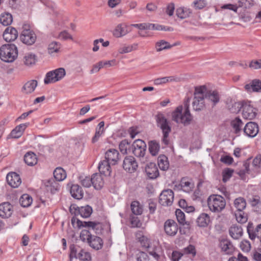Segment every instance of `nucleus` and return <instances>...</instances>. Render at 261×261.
<instances>
[{"label": "nucleus", "instance_id": "f257e3e1", "mask_svg": "<svg viewBox=\"0 0 261 261\" xmlns=\"http://www.w3.org/2000/svg\"><path fill=\"white\" fill-rule=\"evenodd\" d=\"M242 108V115L244 119L252 120L256 116L257 110L250 101L234 102L230 110L232 113H237Z\"/></svg>", "mask_w": 261, "mask_h": 261}, {"label": "nucleus", "instance_id": "f03ea898", "mask_svg": "<svg viewBox=\"0 0 261 261\" xmlns=\"http://www.w3.org/2000/svg\"><path fill=\"white\" fill-rule=\"evenodd\" d=\"M206 94V87L205 86H199L195 88L194 97L192 103L194 110L199 111L205 108Z\"/></svg>", "mask_w": 261, "mask_h": 261}, {"label": "nucleus", "instance_id": "7ed1b4c3", "mask_svg": "<svg viewBox=\"0 0 261 261\" xmlns=\"http://www.w3.org/2000/svg\"><path fill=\"white\" fill-rule=\"evenodd\" d=\"M172 119L177 123H181L184 125H189L192 120V117L188 107L185 109L182 106L177 107L172 113Z\"/></svg>", "mask_w": 261, "mask_h": 261}, {"label": "nucleus", "instance_id": "20e7f679", "mask_svg": "<svg viewBox=\"0 0 261 261\" xmlns=\"http://www.w3.org/2000/svg\"><path fill=\"white\" fill-rule=\"evenodd\" d=\"M18 50L15 45L7 44L0 48V58L6 62H12L17 57Z\"/></svg>", "mask_w": 261, "mask_h": 261}, {"label": "nucleus", "instance_id": "39448f33", "mask_svg": "<svg viewBox=\"0 0 261 261\" xmlns=\"http://www.w3.org/2000/svg\"><path fill=\"white\" fill-rule=\"evenodd\" d=\"M156 122L158 127L162 130L163 133L162 142L165 145H168L169 135L171 131L169 121L163 114H159L156 116Z\"/></svg>", "mask_w": 261, "mask_h": 261}, {"label": "nucleus", "instance_id": "423d86ee", "mask_svg": "<svg viewBox=\"0 0 261 261\" xmlns=\"http://www.w3.org/2000/svg\"><path fill=\"white\" fill-rule=\"evenodd\" d=\"M210 210L214 213H220L226 206V201L224 197L219 195H212L207 200Z\"/></svg>", "mask_w": 261, "mask_h": 261}, {"label": "nucleus", "instance_id": "0eeeda50", "mask_svg": "<svg viewBox=\"0 0 261 261\" xmlns=\"http://www.w3.org/2000/svg\"><path fill=\"white\" fill-rule=\"evenodd\" d=\"M71 224L74 228L80 229L82 227L91 228L95 230V232L99 233L101 232L102 229V224L99 222H82L76 217H73L71 220Z\"/></svg>", "mask_w": 261, "mask_h": 261}, {"label": "nucleus", "instance_id": "6e6552de", "mask_svg": "<svg viewBox=\"0 0 261 261\" xmlns=\"http://www.w3.org/2000/svg\"><path fill=\"white\" fill-rule=\"evenodd\" d=\"M66 75L64 68H59L48 72L44 78V83L45 84L54 83L62 80Z\"/></svg>", "mask_w": 261, "mask_h": 261}, {"label": "nucleus", "instance_id": "1a4fd4ad", "mask_svg": "<svg viewBox=\"0 0 261 261\" xmlns=\"http://www.w3.org/2000/svg\"><path fill=\"white\" fill-rule=\"evenodd\" d=\"M21 41L27 45L34 44L36 40V35L28 25L23 26V30L20 36Z\"/></svg>", "mask_w": 261, "mask_h": 261}, {"label": "nucleus", "instance_id": "9d476101", "mask_svg": "<svg viewBox=\"0 0 261 261\" xmlns=\"http://www.w3.org/2000/svg\"><path fill=\"white\" fill-rule=\"evenodd\" d=\"M261 155L257 154L253 160L252 164L246 166V173L255 176L261 171Z\"/></svg>", "mask_w": 261, "mask_h": 261}, {"label": "nucleus", "instance_id": "9b49d317", "mask_svg": "<svg viewBox=\"0 0 261 261\" xmlns=\"http://www.w3.org/2000/svg\"><path fill=\"white\" fill-rule=\"evenodd\" d=\"M146 147V144L143 140L137 139L132 145L131 150L135 156L141 157L145 153Z\"/></svg>", "mask_w": 261, "mask_h": 261}, {"label": "nucleus", "instance_id": "f8f14e48", "mask_svg": "<svg viewBox=\"0 0 261 261\" xmlns=\"http://www.w3.org/2000/svg\"><path fill=\"white\" fill-rule=\"evenodd\" d=\"M173 199V192L170 189H167L164 190L161 193L159 197V202L163 206H169L172 204Z\"/></svg>", "mask_w": 261, "mask_h": 261}, {"label": "nucleus", "instance_id": "ddd939ff", "mask_svg": "<svg viewBox=\"0 0 261 261\" xmlns=\"http://www.w3.org/2000/svg\"><path fill=\"white\" fill-rule=\"evenodd\" d=\"M164 228L167 235L173 237L177 233L178 230V226L175 221L169 219L165 221Z\"/></svg>", "mask_w": 261, "mask_h": 261}, {"label": "nucleus", "instance_id": "4468645a", "mask_svg": "<svg viewBox=\"0 0 261 261\" xmlns=\"http://www.w3.org/2000/svg\"><path fill=\"white\" fill-rule=\"evenodd\" d=\"M130 25L125 23L118 24L113 31V35L117 38L122 37L129 33L131 31L129 30Z\"/></svg>", "mask_w": 261, "mask_h": 261}, {"label": "nucleus", "instance_id": "2eb2a0df", "mask_svg": "<svg viewBox=\"0 0 261 261\" xmlns=\"http://www.w3.org/2000/svg\"><path fill=\"white\" fill-rule=\"evenodd\" d=\"M243 132L248 137L253 138L258 133V126L257 123L254 122H248L244 127Z\"/></svg>", "mask_w": 261, "mask_h": 261}, {"label": "nucleus", "instance_id": "dca6fc26", "mask_svg": "<svg viewBox=\"0 0 261 261\" xmlns=\"http://www.w3.org/2000/svg\"><path fill=\"white\" fill-rule=\"evenodd\" d=\"M14 211L13 205L8 202L0 204V217L3 218H9Z\"/></svg>", "mask_w": 261, "mask_h": 261}, {"label": "nucleus", "instance_id": "f3484780", "mask_svg": "<svg viewBox=\"0 0 261 261\" xmlns=\"http://www.w3.org/2000/svg\"><path fill=\"white\" fill-rule=\"evenodd\" d=\"M123 167L125 170L129 172H133L137 169L138 164L134 157L129 156L124 159Z\"/></svg>", "mask_w": 261, "mask_h": 261}, {"label": "nucleus", "instance_id": "a211bd4d", "mask_svg": "<svg viewBox=\"0 0 261 261\" xmlns=\"http://www.w3.org/2000/svg\"><path fill=\"white\" fill-rule=\"evenodd\" d=\"M6 179L8 184L14 188L18 187L21 183L19 175L15 172L9 173Z\"/></svg>", "mask_w": 261, "mask_h": 261}, {"label": "nucleus", "instance_id": "6ab92c4d", "mask_svg": "<svg viewBox=\"0 0 261 261\" xmlns=\"http://www.w3.org/2000/svg\"><path fill=\"white\" fill-rule=\"evenodd\" d=\"M145 173L150 179L156 178L159 175L158 169L154 163H149L146 165Z\"/></svg>", "mask_w": 261, "mask_h": 261}, {"label": "nucleus", "instance_id": "aec40b11", "mask_svg": "<svg viewBox=\"0 0 261 261\" xmlns=\"http://www.w3.org/2000/svg\"><path fill=\"white\" fill-rule=\"evenodd\" d=\"M18 36L17 30L13 27H8L3 33V38L7 42L15 40Z\"/></svg>", "mask_w": 261, "mask_h": 261}, {"label": "nucleus", "instance_id": "412c9836", "mask_svg": "<svg viewBox=\"0 0 261 261\" xmlns=\"http://www.w3.org/2000/svg\"><path fill=\"white\" fill-rule=\"evenodd\" d=\"M247 232L251 240H254L255 238L261 239V224L257 225L254 230L253 224L249 223L247 226Z\"/></svg>", "mask_w": 261, "mask_h": 261}, {"label": "nucleus", "instance_id": "4be33fe9", "mask_svg": "<svg viewBox=\"0 0 261 261\" xmlns=\"http://www.w3.org/2000/svg\"><path fill=\"white\" fill-rule=\"evenodd\" d=\"M106 160L112 165H115L119 160V153L115 149H110L106 152Z\"/></svg>", "mask_w": 261, "mask_h": 261}, {"label": "nucleus", "instance_id": "5701e85b", "mask_svg": "<svg viewBox=\"0 0 261 261\" xmlns=\"http://www.w3.org/2000/svg\"><path fill=\"white\" fill-rule=\"evenodd\" d=\"M245 89L248 92H261V82L255 80L245 86Z\"/></svg>", "mask_w": 261, "mask_h": 261}, {"label": "nucleus", "instance_id": "b1692460", "mask_svg": "<svg viewBox=\"0 0 261 261\" xmlns=\"http://www.w3.org/2000/svg\"><path fill=\"white\" fill-rule=\"evenodd\" d=\"M61 45L59 42L53 41L47 47V53L51 57H56L60 51Z\"/></svg>", "mask_w": 261, "mask_h": 261}, {"label": "nucleus", "instance_id": "393cba45", "mask_svg": "<svg viewBox=\"0 0 261 261\" xmlns=\"http://www.w3.org/2000/svg\"><path fill=\"white\" fill-rule=\"evenodd\" d=\"M38 85L36 80H30L25 83L23 86L21 92L25 94H31L34 91Z\"/></svg>", "mask_w": 261, "mask_h": 261}, {"label": "nucleus", "instance_id": "a878e982", "mask_svg": "<svg viewBox=\"0 0 261 261\" xmlns=\"http://www.w3.org/2000/svg\"><path fill=\"white\" fill-rule=\"evenodd\" d=\"M89 245L95 250L101 249L103 246V241L99 237L91 236L88 241Z\"/></svg>", "mask_w": 261, "mask_h": 261}, {"label": "nucleus", "instance_id": "bb28decb", "mask_svg": "<svg viewBox=\"0 0 261 261\" xmlns=\"http://www.w3.org/2000/svg\"><path fill=\"white\" fill-rule=\"evenodd\" d=\"M192 10L187 7H180L176 10V16L181 19L187 18L191 16Z\"/></svg>", "mask_w": 261, "mask_h": 261}, {"label": "nucleus", "instance_id": "cd10ccee", "mask_svg": "<svg viewBox=\"0 0 261 261\" xmlns=\"http://www.w3.org/2000/svg\"><path fill=\"white\" fill-rule=\"evenodd\" d=\"M105 182L102 176L98 173H95L92 176V184L96 190L101 189Z\"/></svg>", "mask_w": 261, "mask_h": 261}, {"label": "nucleus", "instance_id": "c85d7f7f", "mask_svg": "<svg viewBox=\"0 0 261 261\" xmlns=\"http://www.w3.org/2000/svg\"><path fill=\"white\" fill-rule=\"evenodd\" d=\"M110 163L108 161L103 160L99 163L98 169L101 174L105 176H109L111 173Z\"/></svg>", "mask_w": 261, "mask_h": 261}, {"label": "nucleus", "instance_id": "c756f323", "mask_svg": "<svg viewBox=\"0 0 261 261\" xmlns=\"http://www.w3.org/2000/svg\"><path fill=\"white\" fill-rule=\"evenodd\" d=\"M105 122L103 121L100 122L95 129V133L92 139V143H95L97 142L99 138L102 136L105 133Z\"/></svg>", "mask_w": 261, "mask_h": 261}, {"label": "nucleus", "instance_id": "7c9ffc66", "mask_svg": "<svg viewBox=\"0 0 261 261\" xmlns=\"http://www.w3.org/2000/svg\"><path fill=\"white\" fill-rule=\"evenodd\" d=\"M205 99L212 101L214 105L217 103L220 100V95L218 92L216 90H208L206 87V94H205Z\"/></svg>", "mask_w": 261, "mask_h": 261}, {"label": "nucleus", "instance_id": "2f4dec72", "mask_svg": "<svg viewBox=\"0 0 261 261\" xmlns=\"http://www.w3.org/2000/svg\"><path fill=\"white\" fill-rule=\"evenodd\" d=\"M220 247L222 251L225 254H231L233 252V246L228 240H224L221 241L220 243Z\"/></svg>", "mask_w": 261, "mask_h": 261}, {"label": "nucleus", "instance_id": "473e14b6", "mask_svg": "<svg viewBox=\"0 0 261 261\" xmlns=\"http://www.w3.org/2000/svg\"><path fill=\"white\" fill-rule=\"evenodd\" d=\"M211 222L210 217L206 213L201 214L197 219V224L198 226L205 227L208 226Z\"/></svg>", "mask_w": 261, "mask_h": 261}, {"label": "nucleus", "instance_id": "72a5a7b5", "mask_svg": "<svg viewBox=\"0 0 261 261\" xmlns=\"http://www.w3.org/2000/svg\"><path fill=\"white\" fill-rule=\"evenodd\" d=\"M229 232L233 239L237 240L242 236L243 229L241 226L234 225L230 227Z\"/></svg>", "mask_w": 261, "mask_h": 261}, {"label": "nucleus", "instance_id": "f704fd0d", "mask_svg": "<svg viewBox=\"0 0 261 261\" xmlns=\"http://www.w3.org/2000/svg\"><path fill=\"white\" fill-rule=\"evenodd\" d=\"M180 189L186 193H189L194 187L193 184L189 179L183 178L179 185Z\"/></svg>", "mask_w": 261, "mask_h": 261}, {"label": "nucleus", "instance_id": "c9c22d12", "mask_svg": "<svg viewBox=\"0 0 261 261\" xmlns=\"http://www.w3.org/2000/svg\"><path fill=\"white\" fill-rule=\"evenodd\" d=\"M71 196L76 199H81L83 197V192L82 188L78 185H72L70 188Z\"/></svg>", "mask_w": 261, "mask_h": 261}, {"label": "nucleus", "instance_id": "e433bc0d", "mask_svg": "<svg viewBox=\"0 0 261 261\" xmlns=\"http://www.w3.org/2000/svg\"><path fill=\"white\" fill-rule=\"evenodd\" d=\"M231 125L232 131L237 135H239L242 132L244 123L240 118H237L231 121Z\"/></svg>", "mask_w": 261, "mask_h": 261}, {"label": "nucleus", "instance_id": "4c0bfd02", "mask_svg": "<svg viewBox=\"0 0 261 261\" xmlns=\"http://www.w3.org/2000/svg\"><path fill=\"white\" fill-rule=\"evenodd\" d=\"M28 124L29 123H23L16 126L11 133L12 137L14 138H18L21 137Z\"/></svg>", "mask_w": 261, "mask_h": 261}, {"label": "nucleus", "instance_id": "58836bf2", "mask_svg": "<svg viewBox=\"0 0 261 261\" xmlns=\"http://www.w3.org/2000/svg\"><path fill=\"white\" fill-rule=\"evenodd\" d=\"M37 56L33 53H27L23 57V63L27 66H31L36 63Z\"/></svg>", "mask_w": 261, "mask_h": 261}, {"label": "nucleus", "instance_id": "ea45409f", "mask_svg": "<svg viewBox=\"0 0 261 261\" xmlns=\"http://www.w3.org/2000/svg\"><path fill=\"white\" fill-rule=\"evenodd\" d=\"M158 164L161 170L166 171L169 167L168 158L165 155H160L158 158Z\"/></svg>", "mask_w": 261, "mask_h": 261}, {"label": "nucleus", "instance_id": "a19ab883", "mask_svg": "<svg viewBox=\"0 0 261 261\" xmlns=\"http://www.w3.org/2000/svg\"><path fill=\"white\" fill-rule=\"evenodd\" d=\"M24 161L29 166H34L37 163V159L35 153L32 152L27 153L24 156Z\"/></svg>", "mask_w": 261, "mask_h": 261}, {"label": "nucleus", "instance_id": "79ce46f5", "mask_svg": "<svg viewBox=\"0 0 261 261\" xmlns=\"http://www.w3.org/2000/svg\"><path fill=\"white\" fill-rule=\"evenodd\" d=\"M233 206L236 211H243L246 206V200L242 197L237 198L233 201Z\"/></svg>", "mask_w": 261, "mask_h": 261}, {"label": "nucleus", "instance_id": "37998d69", "mask_svg": "<svg viewBox=\"0 0 261 261\" xmlns=\"http://www.w3.org/2000/svg\"><path fill=\"white\" fill-rule=\"evenodd\" d=\"M13 18L12 15L7 12L2 13L0 16V22L5 26L11 24L12 22Z\"/></svg>", "mask_w": 261, "mask_h": 261}, {"label": "nucleus", "instance_id": "c03bdc74", "mask_svg": "<svg viewBox=\"0 0 261 261\" xmlns=\"http://www.w3.org/2000/svg\"><path fill=\"white\" fill-rule=\"evenodd\" d=\"M132 213L136 215H140L142 214L143 208L142 205L137 201H134L130 205Z\"/></svg>", "mask_w": 261, "mask_h": 261}, {"label": "nucleus", "instance_id": "a18cd8bd", "mask_svg": "<svg viewBox=\"0 0 261 261\" xmlns=\"http://www.w3.org/2000/svg\"><path fill=\"white\" fill-rule=\"evenodd\" d=\"M54 176L57 181H62L66 177L65 171L61 167L57 168L54 172Z\"/></svg>", "mask_w": 261, "mask_h": 261}, {"label": "nucleus", "instance_id": "49530a36", "mask_svg": "<svg viewBox=\"0 0 261 261\" xmlns=\"http://www.w3.org/2000/svg\"><path fill=\"white\" fill-rule=\"evenodd\" d=\"M119 147L120 152L123 154H127L131 150L130 142L126 139L120 142Z\"/></svg>", "mask_w": 261, "mask_h": 261}, {"label": "nucleus", "instance_id": "de8ad7c7", "mask_svg": "<svg viewBox=\"0 0 261 261\" xmlns=\"http://www.w3.org/2000/svg\"><path fill=\"white\" fill-rule=\"evenodd\" d=\"M177 78L174 76H166L156 79L154 80V84L160 85L165 84L168 82L177 81Z\"/></svg>", "mask_w": 261, "mask_h": 261}, {"label": "nucleus", "instance_id": "09e8293b", "mask_svg": "<svg viewBox=\"0 0 261 261\" xmlns=\"http://www.w3.org/2000/svg\"><path fill=\"white\" fill-rule=\"evenodd\" d=\"M32 201L33 199L32 197L26 194L22 195L19 199L20 205L24 207L30 206L32 203Z\"/></svg>", "mask_w": 261, "mask_h": 261}, {"label": "nucleus", "instance_id": "8fccbe9b", "mask_svg": "<svg viewBox=\"0 0 261 261\" xmlns=\"http://www.w3.org/2000/svg\"><path fill=\"white\" fill-rule=\"evenodd\" d=\"M160 149L159 143L155 141H151L149 143V151L151 155H156Z\"/></svg>", "mask_w": 261, "mask_h": 261}, {"label": "nucleus", "instance_id": "3c124183", "mask_svg": "<svg viewBox=\"0 0 261 261\" xmlns=\"http://www.w3.org/2000/svg\"><path fill=\"white\" fill-rule=\"evenodd\" d=\"M45 186L48 191L54 193L58 190V184L53 179H49L45 182Z\"/></svg>", "mask_w": 261, "mask_h": 261}, {"label": "nucleus", "instance_id": "603ef678", "mask_svg": "<svg viewBox=\"0 0 261 261\" xmlns=\"http://www.w3.org/2000/svg\"><path fill=\"white\" fill-rule=\"evenodd\" d=\"M78 212L82 217L88 218L92 214V209L90 206L87 205L79 207Z\"/></svg>", "mask_w": 261, "mask_h": 261}, {"label": "nucleus", "instance_id": "864d4df0", "mask_svg": "<svg viewBox=\"0 0 261 261\" xmlns=\"http://www.w3.org/2000/svg\"><path fill=\"white\" fill-rule=\"evenodd\" d=\"M234 216L236 220L240 223H245L247 221L248 216L243 211H235Z\"/></svg>", "mask_w": 261, "mask_h": 261}, {"label": "nucleus", "instance_id": "5fc2aeb1", "mask_svg": "<svg viewBox=\"0 0 261 261\" xmlns=\"http://www.w3.org/2000/svg\"><path fill=\"white\" fill-rule=\"evenodd\" d=\"M170 48H171V46L169 43L163 40L157 42L155 44V49L157 51H161Z\"/></svg>", "mask_w": 261, "mask_h": 261}, {"label": "nucleus", "instance_id": "6e6d98bb", "mask_svg": "<svg viewBox=\"0 0 261 261\" xmlns=\"http://www.w3.org/2000/svg\"><path fill=\"white\" fill-rule=\"evenodd\" d=\"M238 3L239 7L245 8H250L255 5L254 0H238Z\"/></svg>", "mask_w": 261, "mask_h": 261}, {"label": "nucleus", "instance_id": "4d7b16f0", "mask_svg": "<svg viewBox=\"0 0 261 261\" xmlns=\"http://www.w3.org/2000/svg\"><path fill=\"white\" fill-rule=\"evenodd\" d=\"M233 170L230 168H225L222 171V180L225 182L227 181L232 176L233 173Z\"/></svg>", "mask_w": 261, "mask_h": 261}, {"label": "nucleus", "instance_id": "13d9d810", "mask_svg": "<svg viewBox=\"0 0 261 261\" xmlns=\"http://www.w3.org/2000/svg\"><path fill=\"white\" fill-rule=\"evenodd\" d=\"M182 254L191 255L192 257L196 255V251L195 247L193 245H190L187 247L184 248L182 250Z\"/></svg>", "mask_w": 261, "mask_h": 261}, {"label": "nucleus", "instance_id": "bf43d9fd", "mask_svg": "<svg viewBox=\"0 0 261 261\" xmlns=\"http://www.w3.org/2000/svg\"><path fill=\"white\" fill-rule=\"evenodd\" d=\"M207 4L206 0H195L192 3V6L195 9L200 10L205 7Z\"/></svg>", "mask_w": 261, "mask_h": 261}, {"label": "nucleus", "instance_id": "052dcab7", "mask_svg": "<svg viewBox=\"0 0 261 261\" xmlns=\"http://www.w3.org/2000/svg\"><path fill=\"white\" fill-rule=\"evenodd\" d=\"M79 255V259L81 261H90L91 259V257L90 254L84 250L82 249V251H80Z\"/></svg>", "mask_w": 261, "mask_h": 261}, {"label": "nucleus", "instance_id": "680f3d73", "mask_svg": "<svg viewBox=\"0 0 261 261\" xmlns=\"http://www.w3.org/2000/svg\"><path fill=\"white\" fill-rule=\"evenodd\" d=\"M80 180L81 184L85 187H90L92 184V177L81 176Z\"/></svg>", "mask_w": 261, "mask_h": 261}, {"label": "nucleus", "instance_id": "e2e57ef3", "mask_svg": "<svg viewBox=\"0 0 261 261\" xmlns=\"http://www.w3.org/2000/svg\"><path fill=\"white\" fill-rule=\"evenodd\" d=\"M80 251H82V249L80 247H76L74 246H71L70 247V259H72L73 258H78L79 259V253Z\"/></svg>", "mask_w": 261, "mask_h": 261}, {"label": "nucleus", "instance_id": "0e129e2a", "mask_svg": "<svg viewBox=\"0 0 261 261\" xmlns=\"http://www.w3.org/2000/svg\"><path fill=\"white\" fill-rule=\"evenodd\" d=\"M175 215L178 222L184 224L185 223V215L184 213L179 209H177L175 211Z\"/></svg>", "mask_w": 261, "mask_h": 261}, {"label": "nucleus", "instance_id": "69168bd1", "mask_svg": "<svg viewBox=\"0 0 261 261\" xmlns=\"http://www.w3.org/2000/svg\"><path fill=\"white\" fill-rule=\"evenodd\" d=\"M241 250L244 252H248L250 250L251 244L247 240H243L240 244Z\"/></svg>", "mask_w": 261, "mask_h": 261}, {"label": "nucleus", "instance_id": "338daca9", "mask_svg": "<svg viewBox=\"0 0 261 261\" xmlns=\"http://www.w3.org/2000/svg\"><path fill=\"white\" fill-rule=\"evenodd\" d=\"M130 53L129 48L128 44H123L120 46L117 50V56L119 55H122L124 54H127Z\"/></svg>", "mask_w": 261, "mask_h": 261}, {"label": "nucleus", "instance_id": "774afa93", "mask_svg": "<svg viewBox=\"0 0 261 261\" xmlns=\"http://www.w3.org/2000/svg\"><path fill=\"white\" fill-rule=\"evenodd\" d=\"M182 256L183 254L182 253L177 251H173L170 258L171 261H179Z\"/></svg>", "mask_w": 261, "mask_h": 261}]
</instances>
